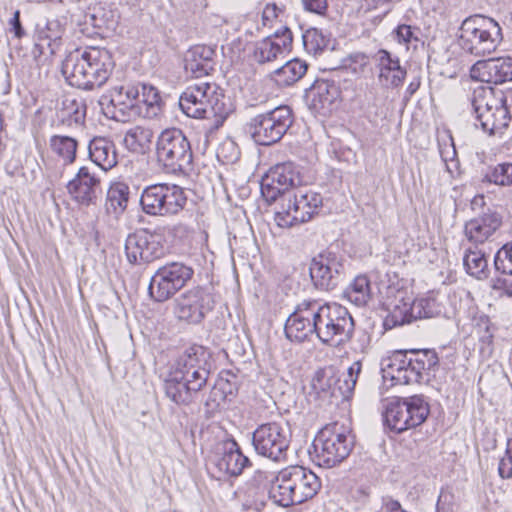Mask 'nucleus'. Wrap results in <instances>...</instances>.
<instances>
[{"label":"nucleus","instance_id":"nucleus-54","mask_svg":"<svg viewBox=\"0 0 512 512\" xmlns=\"http://www.w3.org/2000/svg\"><path fill=\"white\" fill-rule=\"evenodd\" d=\"M127 137H131L139 142L141 146H146L152 143L154 133L150 128L137 127L133 131L127 134Z\"/></svg>","mask_w":512,"mask_h":512},{"label":"nucleus","instance_id":"nucleus-43","mask_svg":"<svg viewBox=\"0 0 512 512\" xmlns=\"http://www.w3.org/2000/svg\"><path fill=\"white\" fill-rule=\"evenodd\" d=\"M63 108L60 114L61 121L81 125L84 123L86 116V105L76 100H65L62 103Z\"/></svg>","mask_w":512,"mask_h":512},{"label":"nucleus","instance_id":"nucleus-8","mask_svg":"<svg viewBox=\"0 0 512 512\" xmlns=\"http://www.w3.org/2000/svg\"><path fill=\"white\" fill-rule=\"evenodd\" d=\"M182 112L191 118L203 119L209 113L225 119L230 110L220 102L214 87L208 82L189 85L179 98Z\"/></svg>","mask_w":512,"mask_h":512},{"label":"nucleus","instance_id":"nucleus-35","mask_svg":"<svg viewBox=\"0 0 512 512\" xmlns=\"http://www.w3.org/2000/svg\"><path fill=\"white\" fill-rule=\"evenodd\" d=\"M62 28L58 21L52 20L46 23L44 29L39 30L38 40L35 44L36 48H39L40 52L43 53L45 47L49 50L50 54H55L61 46Z\"/></svg>","mask_w":512,"mask_h":512},{"label":"nucleus","instance_id":"nucleus-12","mask_svg":"<svg viewBox=\"0 0 512 512\" xmlns=\"http://www.w3.org/2000/svg\"><path fill=\"white\" fill-rule=\"evenodd\" d=\"M362 365L359 361L352 363L343 379L338 378L331 369L316 371L311 381V390L318 399H330L337 394L345 396L351 393L357 383Z\"/></svg>","mask_w":512,"mask_h":512},{"label":"nucleus","instance_id":"nucleus-40","mask_svg":"<svg viewBox=\"0 0 512 512\" xmlns=\"http://www.w3.org/2000/svg\"><path fill=\"white\" fill-rule=\"evenodd\" d=\"M140 205L146 216L157 218L160 215V184L150 185L143 190Z\"/></svg>","mask_w":512,"mask_h":512},{"label":"nucleus","instance_id":"nucleus-56","mask_svg":"<svg viewBox=\"0 0 512 512\" xmlns=\"http://www.w3.org/2000/svg\"><path fill=\"white\" fill-rule=\"evenodd\" d=\"M310 95L313 97V101L318 100L322 105L331 102L328 97V84L325 82L314 85L310 90Z\"/></svg>","mask_w":512,"mask_h":512},{"label":"nucleus","instance_id":"nucleus-52","mask_svg":"<svg viewBox=\"0 0 512 512\" xmlns=\"http://www.w3.org/2000/svg\"><path fill=\"white\" fill-rule=\"evenodd\" d=\"M142 250V235H128L125 242V251L128 261L130 263H136L139 258L141 259Z\"/></svg>","mask_w":512,"mask_h":512},{"label":"nucleus","instance_id":"nucleus-50","mask_svg":"<svg viewBox=\"0 0 512 512\" xmlns=\"http://www.w3.org/2000/svg\"><path fill=\"white\" fill-rule=\"evenodd\" d=\"M494 267L502 274L512 275V240L505 243L495 254Z\"/></svg>","mask_w":512,"mask_h":512},{"label":"nucleus","instance_id":"nucleus-25","mask_svg":"<svg viewBox=\"0 0 512 512\" xmlns=\"http://www.w3.org/2000/svg\"><path fill=\"white\" fill-rule=\"evenodd\" d=\"M500 226L501 221L498 218L485 214L467 221L464 225V235L472 244H484Z\"/></svg>","mask_w":512,"mask_h":512},{"label":"nucleus","instance_id":"nucleus-63","mask_svg":"<svg viewBox=\"0 0 512 512\" xmlns=\"http://www.w3.org/2000/svg\"><path fill=\"white\" fill-rule=\"evenodd\" d=\"M155 146H156V151L158 152L160 150V135H158L156 137V143H155Z\"/></svg>","mask_w":512,"mask_h":512},{"label":"nucleus","instance_id":"nucleus-24","mask_svg":"<svg viewBox=\"0 0 512 512\" xmlns=\"http://www.w3.org/2000/svg\"><path fill=\"white\" fill-rule=\"evenodd\" d=\"M100 180L90 173L85 166L78 170L75 177L67 184L68 193L82 205H90L97 197Z\"/></svg>","mask_w":512,"mask_h":512},{"label":"nucleus","instance_id":"nucleus-41","mask_svg":"<svg viewBox=\"0 0 512 512\" xmlns=\"http://www.w3.org/2000/svg\"><path fill=\"white\" fill-rule=\"evenodd\" d=\"M160 240L157 227L154 229L145 228L142 234L141 259L145 262H152L160 258Z\"/></svg>","mask_w":512,"mask_h":512},{"label":"nucleus","instance_id":"nucleus-33","mask_svg":"<svg viewBox=\"0 0 512 512\" xmlns=\"http://www.w3.org/2000/svg\"><path fill=\"white\" fill-rule=\"evenodd\" d=\"M141 99L138 98L139 115L146 119H156L160 115V93L156 86L139 84Z\"/></svg>","mask_w":512,"mask_h":512},{"label":"nucleus","instance_id":"nucleus-60","mask_svg":"<svg viewBox=\"0 0 512 512\" xmlns=\"http://www.w3.org/2000/svg\"><path fill=\"white\" fill-rule=\"evenodd\" d=\"M159 275H160V268H158L155 271V274L152 277L150 285H149V288H148L149 294L152 297H154V290L155 289H156L157 292H160V280L157 279Z\"/></svg>","mask_w":512,"mask_h":512},{"label":"nucleus","instance_id":"nucleus-30","mask_svg":"<svg viewBox=\"0 0 512 512\" xmlns=\"http://www.w3.org/2000/svg\"><path fill=\"white\" fill-rule=\"evenodd\" d=\"M90 159L103 170L107 171L117 164L114 143L104 137L93 138L88 145Z\"/></svg>","mask_w":512,"mask_h":512},{"label":"nucleus","instance_id":"nucleus-31","mask_svg":"<svg viewBox=\"0 0 512 512\" xmlns=\"http://www.w3.org/2000/svg\"><path fill=\"white\" fill-rule=\"evenodd\" d=\"M463 267L468 275L477 280H485L490 274L487 255L478 248L469 247L464 251Z\"/></svg>","mask_w":512,"mask_h":512},{"label":"nucleus","instance_id":"nucleus-15","mask_svg":"<svg viewBox=\"0 0 512 512\" xmlns=\"http://www.w3.org/2000/svg\"><path fill=\"white\" fill-rule=\"evenodd\" d=\"M319 305L316 301L300 303L285 323L286 337L295 342L310 339L318 330Z\"/></svg>","mask_w":512,"mask_h":512},{"label":"nucleus","instance_id":"nucleus-37","mask_svg":"<svg viewBox=\"0 0 512 512\" xmlns=\"http://www.w3.org/2000/svg\"><path fill=\"white\" fill-rule=\"evenodd\" d=\"M187 201L183 188L162 183V209L165 214L174 215L181 211Z\"/></svg>","mask_w":512,"mask_h":512},{"label":"nucleus","instance_id":"nucleus-49","mask_svg":"<svg viewBox=\"0 0 512 512\" xmlns=\"http://www.w3.org/2000/svg\"><path fill=\"white\" fill-rule=\"evenodd\" d=\"M369 57L361 52L351 53L342 59L341 66L352 74H361L369 66Z\"/></svg>","mask_w":512,"mask_h":512},{"label":"nucleus","instance_id":"nucleus-44","mask_svg":"<svg viewBox=\"0 0 512 512\" xmlns=\"http://www.w3.org/2000/svg\"><path fill=\"white\" fill-rule=\"evenodd\" d=\"M413 309L415 320L432 318L440 313V305L436 299L430 295L413 298Z\"/></svg>","mask_w":512,"mask_h":512},{"label":"nucleus","instance_id":"nucleus-9","mask_svg":"<svg viewBox=\"0 0 512 512\" xmlns=\"http://www.w3.org/2000/svg\"><path fill=\"white\" fill-rule=\"evenodd\" d=\"M354 330L353 319L342 305L332 303L319 306L318 339L336 347L350 340Z\"/></svg>","mask_w":512,"mask_h":512},{"label":"nucleus","instance_id":"nucleus-22","mask_svg":"<svg viewBox=\"0 0 512 512\" xmlns=\"http://www.w3.org/2000/svg\"><path fill=\"white\" fill-rule=\"evenodd\" d=\"M129 187L123 182L113 183L107 192L103 221L109 229L119 228V221L127 208Z\"/></svg>","mask_w":512,"mask_h":512},{"label":"nucleus","instance_id":"nucleus-18","mask_svg":"<svg viewBox=\"0 0 512 512\" xmlns=\"http://www.w3.org/2000/svg\"><path fill=\"white\" fill-rule=\"evenodd\" d=\"M469 75L473 81L494 85L512 81V57L478 60L471 66Z\"/></svg>","mask_w":512,"mask_h":512},{"label":"nucleus","instance_id":"nucleus-45","mask_svg":"<svg viewBox=\"0 0 512 512\" xmlns=\"http://www.w3.org/2000/svg\"><path fill=\"white\" fill-rule=\"evenodd\" d=\"M204 291L201 288L189 290L185 296V302L181 304V317H192L194 314L201 315Z\"/></svg>","mask_w":512,"mask_h":512},{"label":"nucleus","instance_id":"nucleus-55","mask_svg":"<svg viewBox=\"0 0 512 512\" xmlns=\"http://www.w3.org/2000/svg\"><path fill=\"white\" fill-rule=\"evenodd\" d=\"M304 9L324 16L327 13L328 10V2L327 0H302Z\"/></svg>","mask_w":512,"mask_h":512},{"label":"nucleus","instance_id":"nucleus-51","mask_svg":"<svg viewBox=\"0 0 512 512\" xmlns=\"http://www.w3.org/2000/svg\"><path fill=\"white\" fill-rule=\"evenodd\" d=\"M216 155L221 163L230 164L238 159L239 150L233 141L226 140L218 146Z\"/></svg>","mask_w":512,"mask_h":512},{"label":"nucleus","instance_id":"nucleus-47","mask_svg":"<svg viewBox=\"0 0 512 512\" xmlns=\"http://www.w3.org/2000/svg\"><path fill=\"white\" fill-rule=\"evenodd\" d=\"M204 355L205 350L202 346H191L185 351L183 356H181L175 368L189 370L204 369L201 366V363L204 360Z\"/></svg>","mask_w":512,"mask_h":512},{"label":"nucleus","instance_id":"nucleus-7","mask_svg":"<svg viewBox=\"0 0 512 512\" xmlns=\"http://www.w3.org/2000/svg\"><path fill=\"white\" fill-rule=\"evenodd\" d=\"M430 413V406L422 396L396 398L388 402L384 413L385 424L397 433L420 426Z\"/></svg>","mask_w":512,"mask_h":512},{"label":"nucleus","instance_id":"nucleus-2","mask_svg":"<svg viewBox=\"0 0 512 512\" xmlns=\"http://www.w3.org/2000/svg\"><path fill=\"white\" fill-rule=\"evenodd\" d=\"M320 489L321 481L314 472L291 465L277 472L271 481L269 497L278 506L290 507L312 499Z\"/></svg>","mask_w":512,"mask_h":512},{"label":"nucleus","instance_id":"nucleus-14","mask_svg":"<svg viewBox=\"0 0 512 512\" xmlns=\"http://www.w3.org/2000/svg\"><path fill=\"white\" fill-rule=\"evenodd\" d=\"M190 144L179 129L162 131V166L167 173L182 171L191 162Z\"/></svg>","mask_w":512,"mask_h":512},{"label":"nucleus","instance_id":"nucleus-10","mask_svg":"<svg viewBox=\"0 0 512 512\" xmlns=\"http://www.w3.org/2000/svg\"><path fill=\"white\" fill-rule=\"evenodd\" d=\"M291 124V110L287 106H279L254 117L249 124V132L257 144L269 146L278 142Z\"/></svg>","mask_w":512,"mask_h":512},{"label":"nucleus","instance_id":"nucleus-48","mask_svg":"<svg viewBox=\"0 0 512 512\" xmlns=\"http://www.w3.org/2000/svg\"><path fill=\"white\" fill-rule=\"evenodd\" d=\"M173 371H180L183 374V381L188 385V389L195 393L200 391L207 382L208 372L205 369H180L174 368Z\"/></svg>","mask_w":512,"mask_h":512},{"label":"nucleus","instance_id":"nucleus-57","mask_svg":"<svg viewBox=\"0 0 512 512\" xmlns=\"http://www.w3.org/2000/svg\"><path fill=\"white\" fill-rule=\"evenodd\" d=\"M9 32L17 39H21L26 35V31L20 21L19 10L14 11L12 18L9 20Z\"/></svg>","mask_w":512,"mask_h":512},{"label":"nucleus","instance_id":"nucleus-16","mask_svg":"<svg viewBox=\"0 0 512 512\" xmlns=\"http://www.w3.org/2000/svg\"><path fill=\"white\" fill-rule=\"evenodd\" d=\"M139 96V84L127 83L113 87L110 104L107 106L110 117L122 123L135 119L139 115Z\"/></svg>","mask_w":512,"mask_h":512},{"label":"nucleus","instance_id":"nucleus-21","mask_svg":"<svg viewBox=\"0 0 512 512\" xmlns=\"http://www.w3.org/2000/svg\"><path fill=\"white\" fill-rule=\"evenodd\" d=\"M215 48L206 44L190 47L184 59V69L193 78H202L214 70Z\"/></svg>","mask_w":512,"mask_h":512},{"label":"nucleus","instance_id":"nucleus-28","mask_svg":"<svg viewBox=\"0 0 512 512\" xmlns=\"http://www.w3.org/2000/svg\"><path fill=\"white\" fill-rule=\"evenodd\" d=\"M420 376L421 383H428L439 368L440 358L435 349H411L407 350Z\"/></svg>","mask_w":512,"mask_h":512},{"label":"nucleus","instance_id":"nucleus-29","mask_svg":"<svg viewBox=\"0 0 512 512\" xmlns=\"http://www.w3.org/2000/svg\"><path fill=\"white\" fill-rule=\"evenodd\" d=\"M406 77V70L400 65L398 58H393L386 51H379V79L390 87H400Z\"/></svg>","mask_w":512,"mask_h":512},{"label":"nucleus","instance_id":"nucleus-38","mask_svg":"<svg viewBox=\"0 0 512 512\" xmlns=\"http://www.w3.org/2000/svg\"><path fill=\"white\" fill-rule=\"evenodd\" d=\"M348 300L357 306H366L372 299L371 282L367 275H358L346 290Z\"/></svg>","mask_w":512,"mask_h":512},{"label":"nucleus","instance_id":"nucleus-4","mask_svg":"<svg viewBox=\"0 0 512 512\" xmlns=\"http://www.w3.org/2000/svg\"><path fill=\"white\" fill-rule=\"evenodd\" d=\"M472 104L484 131L502 134L511 121L507 99L503 91L492 87L474 90Z\"/></svg>","mask_w":512,"mask_h":512},{"label":"nucleus","instance_id":"nucleus-23","mask_svg":"<svg viewBox=\"0 0 512 512\" xmlns=\"http://www.w3.org/2000/svg\"><path fill=\"white\" fill-rule=\"evenodd\" d=\"M342 264L331 252L314 257L310 265V276L314 284L321 289L334 286V278L340 273Z\"/></svg>","mask_w":512,"mask_h":512},{"label":"nucleus","instance_id":"nucleus-17","mask_svg":"<svg viewBox=\"0 0 512 512\" xmlns=\"http://www.w3.org/2000/svg\"><path fill=\"white\" fill-rule=\"evenodd\" d=\"M293 48V33L284 26L273 34L262 38L254 44L252 57L259 63L274 62L288 55Z\"/></svg>","mask_w":512,"mask_h":512},{"label":"nucleus","instance_id":"nucleus-59","mask_svg":"<svg viewBox=\"0 0 512 512\" xmlns=\"http://www.w3.org/2000/svg\"><path fill=\"white\" fill-rule=\"evenodd\" d=\"M493 290L500 291L505 295L512 297V282L505 278H496L491 285Z\"/></svg>","mask_w":512,"mask_h":512},{"label":"nucleus","instance_id":"nucleus-36","mask_svg":"<svg viewBox=\"0 0 512 512\" xmlns=\"http://www.w3.org/2000/svg\"><path fill=\"white\" fill-rule=\"evenodd\" d=\"M49 147L64 164H72L76 159L78 142L67 135H52L49 139Z\"/></svg>","mask_w":512,"mask_h":512},{"label":"nucleus","instance_id":"nucleus-26","mask_svg":"<svg viewBox=\"0 0 512 512\" xmlns=\"http://www.w3.org/2000/svg\"><path fill=\"white\" fill-rule=\"evenodd\" d=\"M193 274L191 267L178 262L162 267V296L169 298L174 295L186 285Z\"/></svg>","mask_w":512,"mask_h":512},{"label":"nucleus","instance_id":"nucleus-6","mask_svg":"<svg viewBox=\"0 0 512 512\" xmlns=\"http://www.w3.org/2000/svg\"><path fill=\"white\" fill-rule=\"evenodd\" d=\"M312 446L314 461L325 468L339 464L351 451L347 430L337 422L325 425L315 436Z\"/></svg>","mask_w":512,"mask_h":512},{"label":"nucleus","instance_id":"nucleus-11","mask_svg":"<svg viewBox=\"0 0 512 512\" xmlns=\"http://www.w3.org/2000/svg\"><path fill=\"white\" fill-rule=\"evenodd\" d=\"M306 184L303 170L291 161L278 163L267 172L262 194L268 202H275L279 197Z\"/></svg>","mask_w":512,"mask_h":512},{"label":"nucleus","instance_id":"nucleus-32","mask_svg":"<svg viewBox=\"0 0 512 512\" xmlns=\"http://www.w3.org/2000/svg\"><path fill=\"white\" fill-rule=\"evenodd\" d=\"M307 69L308 65L305 61L294 58L275 70L272 79L278 86H291L306 74Z\"/></svg>","mask_w":512,"mask_h":512},{"label":"nucleus","instance_id":"nucleus-19","mask_svg":"<svg viewBox=\"0 0 512 512\" xmlns=\"http://www.w3.org/2000/svg\"><path fill=\"white\" fill-rule=\"evenodd\" d=\"M407 351H395L387 359L383 368L384 379H389L392 385L421 384L420 376Z\"/></svg>","mask_w":512,"mask_h":512},{"label":"nucleus","instance_id":"nucleus-42","mask_svg":"<svg viewBox=\"0 0 512 512\" xmlns=\"http://www.w3.org/2000/svg\"><path fill=\"white\" fill-rule=\"evenodd\" d=\"M330 43V39L320 29L309 28L303 34V45L306 51L316 55L324 51Z\"/></svg>","mask_w":512,"mask_h":512},{"label":"nucleus","instance_id":"nucleus-5","mask_svg":"<svg viewBox=\"0 0 512 512\" xmlns=\"http://www.w3.org/2000/svg\"><path fill=\"white\" fill-rule=\"evenodd\" d=\"M323 205L320 193L312 189H301L282 200L274 214L275 224L284 229L311 221Z\"/></svg>","mask_w":512,"mask_h":512},{"label":"nucleus","instance_id":"nucleus-39","mask_svg":"<svg viewBox=\"0 0 512 512\" xmlns=\"http://www.w3.org/2000/svg\"><path fill=\"white\" fill-rule=\"evenodd\" d=\"M286 18L287 11L284 4L269 2L262 9L260 23L262 28L272 29L283 23Z\"/></svg>","mask_w":512,"mask_h":512},{"label":"nucleus","instance_id":"nucleus-53","mask_svg":"<svg viewBox=\"0 0 512 512\" xmlns=\"http://www.w3.org/2000/svg\"><path fill=\"white\" fill-rule=\"evenodd\" d=\"M498 473L502 479L512 477V437L507 439L505 455L499 461Z\"/></svg>","mask_w":512,"mask_h":512},{"label":"nucleus","instance_id":"nucleus-61","mask_svg":"<svg viewBox=\"0 0 512 512\" xmlns=\"http://www.w3.org/2000/svg\"><path fill=\"white\" fill-rule=\"evenodd\" d=\"M392 0H364L365 6L369 10L380 8L386 4L391 3Z\"/></svg>","mask_w":512,"mask_h":512},{"label":"nucleus","instance_id":"nucleus-20","mask_svg":"<svg viewBox=\"0 0 512 512\" xmlns=\"http://www.w3.org/2000/svg\"><path fill=\"white\" fill-rule=\"evenodd\" d=\"M384 306L387 311L384 326L387 329H393L415 321L413 297L406 291L398 290L393 297L388 296Z\"/></svg>","mask_w":512,"mask_h":512},{"label":"nucleus","instance_id":"nucleus-1","mask_svg":"<svg viewBox=\"0 0 512 512\" xmlns=\"http://www.w3.org/2000/svg\"><path fill=\"white\" fill-rule=\"evenodd\" d=\"M114 66L107 49L89 46L70 52L62 62L61 72L70 86L93 91L107 82Z\"/></svg>","mask_w":512,"mask_h":512},{"label":"nucleus","instance_id":"nucleus-13","mask_svg":"<svg viewBox=\"0 0 512 512\" xmlns=\"http://www.w3.org/2000/svg\"><path fill=\"white\" fill-rule=\"evenodd\" d=\"M252 443L258 454L279 461L289 448L290 436L281 423L268 422L256 428Z\"/></svg>","mask_w":512,"mask_h":512},{"label":"nucleus","instance_id":"nucleus-62","mask_svg":"<svg viewBox=\"0 0 512 512\" xmlns=\"http://www.w3.org/2000/svg\"><path fill=\"white\" fill-rule=\"evenodd\" d=\"M5 149V143L3 142V118L0 114V152Z\"/></svg>","mask_w":512,"mask_h":512},{"label":"nucleus","instance_id":"nucleus-34","mask_svg":"<svg viewBox=\"0 0 512 512\" xmlns=\"http://www.w3.org/2000/svg\"><path fill=\"white\" fill-rule=\"evenodd\" d=\"M183 374L180 371H171L165 380V392L167 397L177 404L189 403L193 390L188 389V385L183 381Z\"/></svg>","mask_w":512,"mask_h":512},{"label":"nucleus","instance_id":"nucleus-58","mask_svg":"<svg viewBox=\"0 0 512 512\" xmlns=\"http://www.w3.org/2000/svg\"><path fill=\"white\" fill-rule=\"evenodd\" d=\"M395 38L399 43L408 44L414 37V32L410 25L401 24L394 30Z\"/></svg>","mask_w":512,"mask_h":512},{"label":"nucleus","instance_id":"nucleus-46","mask_svg":"<svg viewBox=\"0 0 512 512\" xmlns=\"http://www.w3.org/2000/svg\"><path fill=\"white\" fill-rule=\"evenodd\" d=\"M486 179L498 186L512 185V162H502L490 168Z\"/></svg>","mask_w":512,"mask_h":512},{"label":"nucleus","instance_id":"nucleus-3","mask_svg":"<svg viewBox=\"0 0 512 512\" xmlns=\"http://www.w3.org/2000/svg\"><path fill=\"white\" fill-rule=\"evenodd\" d=\"M502 41V28L491 17L473 15L467 17L460 26L459 46L473 56L484 57L494 53Z\"/></svg>","mask_w":512,"mask_h":512},{"label":"nucleus","instance_id":"nucleus-27","mask_svg":"<svg viewBox=\"0 0 512 512\" xmlns=\"http://www.w3.org/2000/svg\"><path fill=\"white\" fill-rule=\"evenodd\" d=\"M249 465L248 457L242 453L236 440L225 441L224 452L217 462L219 470L227 475L237 476Z\"/></svg>","mask_w":512,"mask_h":512}]
</instances>
